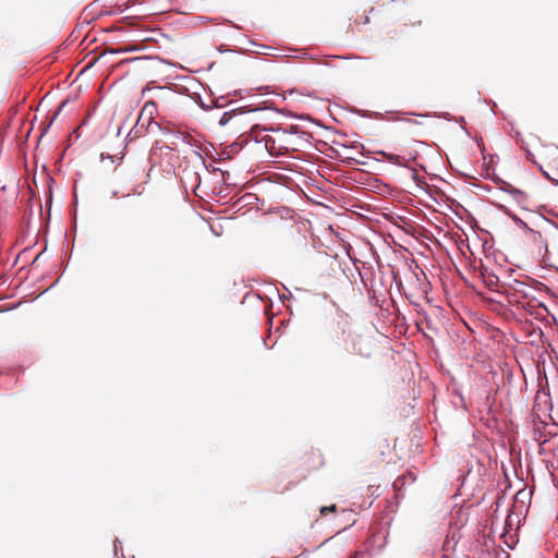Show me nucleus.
Instances as JSON below:
<instances>
[{
    "instance_id": "3",
    "label": "nucleus",
    "mask_w": 558,
    "mask_h": 558,
    "mask_svg": "<svg viewBox=\"0 0 558 558\" xmlns=\"http://www.w3.org/2000/svg\"><path fill=\"white\" fill-rule=\"evenodd\" d=\"M333 509H335V506H331L329 508L325 507V508H322L320 512L325 513L326 511H332Z\"/></svg>"
},
{
    "instance_id": "5",
    "label": "nucleus",
    "mask_w": 558,
    "mask_h": 558,
    "mask_svg": "<svg viewBox=\"0 0 558 558\" xmlns=\"http://www.w3.org/2000/svg\"><path fill=\"white\" fill-rule=\"evenodd\" d=\"M153 107H154V105H148V104H147V105L145 106V110H149V111L151 112V110H150V109H153Z\"/></svg>"
},
{
    "instance_id": "1",
    "label": "nucleus",
    "mask_w": 558,
    "mask_h": 558,
    "mask_svg": "<svg viewBox=\"0 0 558 558\" xmlns=\"http://www.w3.org/2000/svg\"><path fill=\"white\" fill-rule=\"evenodd\" d=\"M113 157L108 155V156H104V154H101V162L106 163V162H109V163H113Z\"/></svg>"
},
{
    "instance_id": "2",
    "label": "nucleus",
    "mask_w": 558,
    "mask_h": 558,
    "mask_svg": "<svg viewBox=\"0 0 558 558\" xmlns=\"http://www.w3.org/2000/svg\"><path fill=\"white\" fill-rule=\"evenodd\" d=\"M228 122V119H227V113H225L220 120V124L221 125H225L226 123Z\"/></svg>"
},
{
    "instance_id": "4",
    "label": "nucleus",
    "mask_w": 558,
    "mask_h": 558,
    "mask_svg": "<svg viewBox=\"0 0 558 558\" xmlns=\"http://www.w3.org/2000/svg\"><path fill=\"white\" fill-rule=\"evenodd\" d=\"M66 102H68V101H66V100H64V101L60 105L59 110H58V112H57L56 114H58V113L62 110V108L66 105Z\"/></svg>"
}]
</instances>
